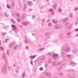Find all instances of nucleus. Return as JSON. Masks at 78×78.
<instances>
[{"label": "nucleus", "instance_id": "de8ad7c7", "mask_svg": "<svg viewBox=\"0 0 78 78\" xmlns=\"http://www.w3.org/2000/svg\"><path fill=\"white\" fill-rule=\"evenodd\" d=\"M0 48L1 49V50H2V51H3V48L2 47V46H0Z\"/></svg>", "mask_w": 78, "mask_h": 78}, {"label": "nucleus", "instance_id": "f03ea898", "mask_svg": "<svg viewBox=\"0 0 78 78\" xmlns=\"http://www.w3.org/2000/svg\"><path fill=\"white\" fill-rule=\"evenodd\" d=\"M15 45L16 43L15 42H13L10 44V45L9 46V48H12L13 47H14V49L16 50L18 47V45H16L14 46Z\"/></svg>", "mask_w": 78, "mask_h": 78}, {"label": "nucleus", "instance_id": "8fccbe9b", "mask_svg": "<svg viewBox=\"0 0 78 78\" xmlns=\"http://www.w3.org/2000/svg\"><path fill=\"white\" fill-rule=\"evenodd\" d=\"M74 11H78V8H76L74 9Z\"/></svg>", "mask_w": 78, "mask_h": 78}, {"label": "nucleus", "instance_id": "f8f14e48", "mask_svg": "<svg viewBox=\"0 0 78 78\" xmlns=\"http://www.w3.org/2000/svg\"><path fill=\"white\" fill-rule=\"evenodd\" d=\"M2 72L4 73H6V68L5 67H4L2 69Z\"/></svg>", "mask_w": 78, "mask_h": 78}, {"label": "nucleus", "instance_id": "c85d7f7f", "mask_svg": "<svg viewBox=\"0 0 78 78\" xmlns=\"http://www.w3.org/2000/svg\"><path fill=\"white\" fill-rule=\"evenodd\" d=\"M48 27H51L52 25V23H48Z\"/></svg>", "mask_w": 78, "mask_h": 78}, {"label": "nucleus", "instance_id": "39448f33", "mask_svg": "<svg viewBox=\"0 0 78 78\" xmlns=\"http://www.w3.org/2000/svg\"><path fill=\"white\" fill-rule=\"evenodd\" d=\"M64 25L67 28H69V27L71 26V24L69 23V22L65 23Z\"/></svg>", "mask_w": 78, "mask_h": 78}, {"label": "nucleus", "instance_id": "f3484780", "mask_svg": "<svg viewBox=\"0 0 78 78\" xmlns=\"http://www.w3.org/2000/svg\"><path fill=\"white\" fill-rule=\"evenodd\" d=\"M5 57H6L5 54H3L2 55V58L3 60H5Z\"/></svg>", "mask_w": 78, "mask_h": 78}, {"label": "nucleus", "instance_id": "412c9836", "mask_svg": "<svg viewBox=\"0 0 78 78\" xmlns=\"http://www.w3.org/2000/svg\"><path fill=\"white\" fill-rule=\"evenodd\" d=\"M37 56V55H35V56H31L30 57V58L31 59H34V58H35V57Z\"/></svg>", "mask_w": 78, "mask_h": 78}, {"label": "nucleus", "instance_id": "f257e3e1", "mask_svg": "<svg viewBox=\"0 0 78 78\" xmlns=\"http://www.w3.org/2000/svg\"><path fill=\"white\" fill-rule=\"evenodd\" d=\"M71 50V48L70 47V45L68 44H66L65 45V47L63 48V51L65 52L68 53Z\"/></svg>", "mask_w": 78, "mask_h": 78}, {"label": "nucleus", "instance_id": "e2e57ef3", "mask_svg": "<svg viewBox=\"0 0 78 78\" xmlns=\"http://www.w3.org/2000/svg\"><path fill=\"white\" fill-rule=\"evenodd\" d=\"M40 70L41 71H42V70H43V68H42V67H41L40 68Z\"/></svg>", "mask_w": 78, "mask_h": 78}, {"label": "nucleus", "instance_id": "0e129e2a", "mask_svg": "<svg viewBox=\"0 0 78 78\" xmlns=\"http://www.w3.org/2000/svg\"><path fill=\"white\" fill-rule=\"evenodd\" d=\"M0 15L1 16H3V14L2 13H0Z\"/></svg>", "mask_w": 78, "mask_h": 78}, {"label": "nucleus", "instance_id": "0eeeda50", "mask_svg": "<svg viewBox=\"0 0 78 78\" xmlns=\"http://www.w3.org/2000/svg\"><path fill=\"white\" fill-rule=\"evenodd\" d=\"M58 65H59L61 66H63L66 64V62H59L58 63Z\"/></svg>", "mask_w": 78, "mask_h": 78}, {"label": "nucleus", "instance_id": "bf43d9fd", "mask_svg": "<svg viewBox=\"0 0 78 78\" xmlns=\"http://www.w3.org/2000/svg\"><path fill=\"white\" fill-rule=\"evenodd\" d=\"M17 20L18 22H21V20H19V19H17Z\"/></svg>", "mask_w": 78, "mask_h": 78}, {"label": "nucleus", "instance_id": "c9c22d12", "mask_svg": "<svg viewBox=\"0 0 78 78\" xmlns=\"http://www.w3.org/2000/svg\"><path fill=\"white\" fill-rule=\"evenodd\" d=\"M14 1L13 2H12V6H15V4H14Z\"/></svg>", "mask_w": 78, "mask_h": 78}, {"label": "nucleus", "instance_id": "864d4df0", "mask_svg": "<svg viewBox=\"0 0 78 78\" xmlns=\"http://www.w3.org/2000/svg\"><path fill=\"white\" fill-rule=\"evenodd\" d=\"M11 20L13 23H16V22H15V21H14V20H13L12 19H11Z\"/></svg>", "mask_w": 78, "mask_h": 78}, {"label": "nucleus", "instance_id": "680f3d73", "mask_svg": "<svg viewBox=\"0 0 78 78\" xmlns=\"http://www.w3.org/2000/svg\"><path fill=\"white\" fill-rule=\"evenodd\" d=\"M44 22H42L41 23V25L43 26L44 25Z\"/></svg>", "mask_w": 78, "mask_h": 78}, {"label": "nucleus", "instance_id": "5701e85b", "mask_svg": "<svg viewBox=\"0 0 78 78\" xmlns=\"http://www.w3.org/2000/svg\"><path fill=\"white\" fill-rule=\"evenodd\" d=\"M49 58L50 59H52V58H53V55H51V54L49 56Z\"/></svg>", "mask_w": 78, "mask_h": 78}, {"label": "nucleus", "instance_id": "ea45409f", "mask_svg": "<svg viewBox=\"0 0 78 78\" xmlns=\"http://www.w3.org/2000/svg\"><path fill=\"white\" fill-rule=\"evenodd\" d=\"M42 58H41V59H42V60H45V56H42Z\"/></svg>", "mask_w": 78, "mask_h": 78}, {"label": "nucleus", "instance_id": "4be33fe9", "mask_svg": "<svg viewBox=\"0 0 78 78\" xmlns=\"http://www.w3.org/2000/svg\"><path fill=\"white\" fill-rule=\"evenodd\" d=\"M71 75L72 74L70 73H68L66 74V75L67 76H68V77H70V78Z\"/></svg>", "mask_w": 78, "mask_h": 78}, {"label": "nucleus", "instance_id": "4c0bfd02", "mask_svg": "<svg viewBox=\"0 0 78 78\" xmlns=\"http://www.w3.org/2000/svg\"><path fill=\"white\" fill-rule=\"evenodd\" d=\"M51 55V53L50 52H48L46 54L47 56H49Z\"/></svg>", "mask_w": 78, "mask_h": 78}, {"label": "nucleus", "instance_id": "20e7f679", "mask_svg": "<svg viewBox=\"0 0 78 78\" xmlns=\"http://www.w3.org/2000/svg\"><path fill=\"white\" fill-rule=\"evenodd\" d=\"M11 26L12 27V30L14 31V32H15V33H16V32H17V30H16V27L14 25H11Z\"/></svg>", "mask_w": 78, "mask_h": 78}, {"label": "nucleus", "instance_id": "13d9d810", "mask_svg": "<svg viewBox=\"0 0 78 78\" xmlns=\"http://www.w3.org/2000/svg\"><path fill=\"white\" fill-rule=\"evenodd\" d=\"M35 18V16H33L32 18V19H34Z\"/></svg>", "mask_w": 78, "mask_h": 78}, {"label": "nucleus", "instance_id": "393cba45", "mask_svg": "<svg viewBox=\"0 0 78 78\" xmlns=\"http://www.w3.org/2000/svg\"><path fill=\"white\" fill-rule=\"evenodd\" d=\"M61 55L62 56L63 59H65V58L64 57V55H65V53H62L61 54Z\"/></svg>", "mask_w": 78, "mask_h": 78}, {"label": "nucleus", "instance_id": "473e14b6", "mask_svg": "<svg viewBox=\"0 0 78 78\" xmlns=\"http://www.w3.org/2000/svg\"><path fill=\"white\" fill-rule=\"evenodd\" d=\"M50 34V32H47L45 34V36H48Z\"/></svg>", "mask_w": 78, "mask_h": 78}, {"label": "nucleus", "instance_id": "7c9ffc66", "mask_svg": "<svg viewBox=\"0 0 78 78\" xmlns=\"http://www.w3.org/2000/svg\"><path fill=\"white\" fill-rule=\"evenodd\" d=\"M24 8V9H26L27 7V4L26 3H24L23 5Z\"/></svg>", "mask_w": 78, "mask_h": 78}, {"label": "nucleus", "instance_id": "79ce46f5", "mask_svg": "<svg viewBox=\"0 0 78 78\" xmlns=\"http://www.w3.org/2000/svg\"><path fill=\"white\" fill-rule=\"evenodd\" d=\"M62 68H61V67H59L58 68V70H62Z\"/></svg>", "mask_w": 78, "mask_h": 78}, {"label": "nucleus", "instance_id": "a19ab883", "mask_svg": "<svg viewBox=\"0 0 78 78\" xmlns=\"http://www.w3.org/2000/svg\"><path fill=\"white\" fill-rule=\"evenodd\" d=\"M7 41H9V39H6V40H4V42L5 43H7Z\"/></svg>", "mask_w": 78, "mask_h": 78}, {"label": "nucleus", "instance_id": "1a4fd4ad", "mask_svg": "<svg viewBox=\"0 0 78 78\" xmlns=\"http://www.w3.org/2000/svg\"><path fill=\"white\" fill-rule=\"evenodd\" d=\"M78 49H74L72 51V52L73 53H78Z\"/></svg>", "mask_w": 78, "mask_h": 78}, {"label": "nucleus", "instance_id": "6e6552de", "mask_svg": "<svg viewBox=\"0 0 78 78\" xmlns=\"http://www.w3.org/2000/svg\"><path fill=\"white\" fill-rule=\"evenodd\" d=\"M71 34V32H68L66 34V35H67V37L68 38H70L72 37V35L70 34Z\"/></svg>", "mask_w": 78, "mask_h": 78}, {"label": "nucleus", "instance_id": "603ef678", "mask_svg": "<svg viewBox=\"0 0 78 78\" xmlns=\"http://www.w3.org/2000/svg\"><path fill=\"white\" fill-rule=\"evenodd\" d=\"M49 12H53V9H50L49 10Z\"/></svg>", "mask_w": 78, "mask_h": 78}, {"label": "nucleus", "instance_id": "49530a36", "mask_svg": "<svg viewBox=\"0 0 78 78\" xmlns=\"http://www.w3.org/2000/svg\"><path fill=\"white\" fill-rule=\"evenodd\" d=\"M48 66V64L47 63H45V64L44 65L45 67H47V66Z\"/></svg>", "mask_w": 78, "mask_h": 78}, {"label": "nucleus", "instance_id": "69168bd1", "mask_svg": "<svg viewBox=\"0 0 78 78\" xmlns=\"http://www.w3.org/2000/svg\"><path fill=\"white\" fill-rule=\"evenodd\" d=\"M26 48L27 50H28V46H27L26 47Z\"/></svg>", "mask_w": 78, "mask_h": 78}, {"label": "nucleus", "instance_id": "6e6d98bb", "mask_svg": "<svg viewBox=\"0 0 78 78\" xmlns=\"http://www.w3.org/2000/svg\"><path fill=\"white\" fill-rule=\"evenodd\" d=\"M45 19H43L42 20V22H45Z\"/></svg>", "mask_w": 78, "mask_h": 78}, {"label": "nucleus", "instance_id": "9d476101", "mask_svg": "<svg viewBox=\"0 0 78 78\" xmlns=\"http://www.w3.org/2000/svg\"><path fill=\"white\" fill-rule=\"evenodd\" d=\"M44 75L46 76H51V74L50 73H44Z\"/></svg>", "mask_w": 78, "mask_h": 78}, {"label": "nucleus", "instance_id": "4d7b16f0", "mask_svg": "<svg viewBox=\"0 0 78 78\" xmlns=\"http://www.w3.org/2000/svg\"><path fill=\"white\" fill-rule=\"evenodd\" d=\"M7 7L9 9H10V6L9 5H7Z\"/></svg>", "mask_w": 78, "mask_h": 78}, {"label": "nucleus", "instance_id": "37998d69", "mask_svg": "<svg viewBox=\"0 0 78 78\" xmlns=\"http://www.w3.org/2000/svg\"><path fill=\"white\" fill-rule=\"evenodd\" d=\"M72 69H68L67 70V71L69 72H72Z\"/></svg>", "mask_w": 78, "mask_h": 78}, {"label": "nucleus", "instance_id": "5fc2aeb1", "mask_svg": "<svg viewBox=\"0 0 78 78\" xmlns=\"http://www.w3.org/2000/svg\"><path fill=\"white\" fill-rule=\"evenodd\" d=\"M71 72H73V73H75V70L72 69V70H71Z\"/></svg>", "mask_w": 78, "mask_h": 78}, {"label": "nucleus", "instance_id": "2eb2a0df", "mask_svg": "<svg viewBox=\"0 0 78 78\" xmlns=\"http://www.w3.org/2000/svg\"><path fill=\"white\" fill-rule=\"evenodd\" d=\"M69 19V18L68 17L65 18L63 20V22H67Z\"/></svg>", "mask_w": 78, "mask_h": 78}, {"label": "nucleus", "instance_id": "a878e982", "mask_svg": "<svg viewBox=\"0 0 78 78\" xmlns=\"http://www.w3.org/2000/svg\"><path fill=\"white\" fill-rule=\"evenodd\" d=\"M6 53L7 56L9 55H10V53H9V50H7V51Z\"/></svg>", "mask_w": 78, "mask_h": 78}, {"label": "nucleus", "instance_id": "ddd939ff", "mask_svg": "<svg viewBox=\"0 0 78 78\" xmlns=\"http://www.w3.org/2000/svg\"><path fill=\"white\" fill-rule=\"evenodd\" d=\"M70 64L71 66H75L76 64V63H75V62L72 61H71L70 62Z\"/></svg>", "mask_w": 78, "mask_h": 78}, {"label": "nucleus", "instance_id": "e433bc0d", "mask_svg": "<svg viewBox=\"0 0 78 78\" xmlns=\"http://www.w3.org/2000/svg\"><path fill=\"white\" fill-rule=\"evenodd\" d=\"M58 11L59 12H61L62 11V9H58Z\"/></svg>", "mask_w": 78, "mask_h": 78}, {"label": "nucleus", "instance_id": "aec40b11", "mask_svg": "<svg viewBox=\"0 0 78 78\" xmlns=\"http://www.w3.org/2000/svg\"><path fill=\"white\" fill-rule=\"evenodd\" d=\"M26 17V16L25 15L23 14L22 16H21V19H24Z\"/></svg>", "mask_w": 78, "mask_h": 78}, {"label": "nucleus", "instance_id": "3c124183", "mask_svg": "<svg viewBox=\"0 0 78 78\" xmlns=\"http://www.w3.org/2000/svg\"><path fill=\"white\" fill-rule=\"evenodd\" d=\"M6 33L5 32H4L2 33V36H5V35H6Z\"/></svg>", "mask_w": 78, "mask_h": 78}, {"label": "nucleus", "instance_id": "a18cd8bd", "mask_svg": "<svg viewBox=\"0 0 78 78\" xmlns=\"http://www.w3.org/2000/svg\"><path fill=\"white\" fill-rule=\"evenodd\" d=\"M48 63H49V64H50V63H51V60H48Z\"/></svg>", "mask_w": 78, "mask_h": 78}, {"label": "nucleus", "instance_id": "2f4dec72", "mask_svg": "<svg viewBox=\"0 0 78 78\" xmlns=\"http://www.w3.org/2000/svg\"><path fill=\"white\" fill-rule=\"evenodd\" d=\"M59 37L60 38H61L63 37V34H60L59 35Z\"/></svg>", "mask_w": 78, "mask_h": 78}, {"label": "nucleus", "instance_id": "58836bf2", "mask_svg": "<svg viewBox=\"0 0 78 78\" xmlns=\"http://www.w3.org/2000/svg\"><path fill=\"white\" fill-rule=\"evenodd\" d=\"M25 72H24V73L22 74L23 78H24L25 77Z\"/></svg>", "mask_w": 78, "mask_h": 78}, {"label": "nucleus", "instance_id": "cd10ccee", "mask_svg": "<svg viewBox=\"0 0 78 78\" xmlns=\"http://www.w3.org/2000/svg\"><path fill=\"white\" fill-rule=\"evenodd\" d=\"M75 75L71 74L70 78H75Z\"/></svg>", "mask_w": 78, "mask_h": 78}, {"label": "nucleus", "instance_id": "b1692460", "mask_svg": "<svg viewBox=\"0 0 78 78\" xmlns=\"http://www.w3.org/2000/svg\"><path fill=\"white\" fill-rule=\"evenodd\" d=\"M44 48H40L39 49L38 51L39 52L42 51L43 50H44Z\"/></svg>", "mask_w": 78, "mask_h": 78}, {"label": "nucleus", "instance_id": "09e8293b", "mask_svg": "<svg viewBox=\"0 0 78 78\" xmlns=\"http://www.w3.org/2000/svg\"><path fill=\"white\" fill-rule=\"evenodd\" d=\"M59 75H60V76H63V74L62 73H59Z\"/></svg>", "mask_w": 78, "mask_h": 78}, {"label": "nucleus", "instance_id": "9b49d317", "mask_svg": "<svg viewBox=\"0 0 78 78\" xmlns=\"http://www.w3.org/2000/svg\"><path fill=\"white\" fill-rule=\"evenodd\" d=\"M54 28L55 29H59L61 28V26L58 25H55L54 26Z\"/></svg>", "mask_w": 78, "mask_h": 78}, {"label": "nucleus", "instance_id": "338daca9", "mask_svg": "<svg viewBox=\"0 0 78 78\" xmlns=\"http://www.w3.org/2000/svg\"><path fill=\"white\" fill-rule=\"evenodd\" d=\"M29 11H32V9H29Z\"/></svg>", "mask_w": 78, "mask_h": 78}, {"label": "nucleus", "instance_id": "052dcab7", "mask_svg": "<svg viewBox=\"0 0 78 78\" xmlns=\"http://www.w3.org/2000/svg\"><path fill=\"white\" fill-rule=\"evenodd\" d=\"M12 66L13 67H16V65L15 64H13Z\"/></svg>", "mask_w": 78, "mask_h": 78}, {"label": "nucleus", "instance_id": "bb28decb", "mask_svg": "<svg viewBox=\"0 0 78 78\" xmlns=\"http://www.w3.org/2000/svg\"><path fill=\"white\" fill-rule=\"evenodd\" d=\"M53 7L54 9H55L57 7V4H55L53 5Z\"/></svg>", "mask_w": 78, "mask_h": 78}, {"label": "nucleus", "instance_id": "c756f323", "mask_svg": "<svg viewBox=\"0 0 78 78\" xmlns=\"http://www.w3.org/2000/svg\"><path fill=\"white\" fill-rule=\"evenodd\" d=\"M4 16L5 17H8V16H9V14H7L6 12H5L4 13Z\"/></svg>", "mask_w": 78, "mask_h": 78}, {"label": "nucleus", "instance_id": "7ed1b4c3", "mask_svg": "<svg viewBox=\"0 0 78 78\" xmlns=\"http://www.w3.org/2000/svg\"><path fill=\"white\" fill-rule=\"evenodd\" d=\"M30 39L27 37H25V39L24 40V42L25 44H28V42H30Z\"/></svg>", "mask_w": 78, "mask_h": 78}, {"label": "nucleus", "instance_id": "dca6fc26", "mask_svg": "<svg viewBox=\"0 0 78 78\" xmlns=\"http://www.w3.org/2000/svg\"><path fill=\"white\" fill-rule=\"evenodd\" d=\"M66 57H67L68 59H72L73 58V57L72 56L70 55H67L66 56Z\"/></svg>", "mask_w": 78, "mask_h": 78}, {"label": "nucleus", "instance_id": "72a5a7b5", "mask_svg": "<svg viewBox=\"0 0 78 78\" xmlns=\"http://www.w3.org/2000/svg\"><path fill=\"white\" fill-rule=\"evenodd\" d=\"M52 65L53 66H55L56 64V62H54L52 63Z\"/></svg>", "mask_w": 78, "mask_h": 78}, {"label": "nucleus", "instance_id": "6ab92c4d", "mask_svg": "<svg viewBox=\"0 0 78 78\" xmlns=\"http://www.w3.org/2000/svg\"><path fill=\"white\" fill-rule=\"evenodd\" d=\"M27 3L28 5H29V6H31L32 5H33V3L31 2H27Z\"/></svg>", "mask_w": 78, "mask_h": 78}, {"label": "nucleus", "instance_id": "774afa93", "mask_svg": "<svg viewBox=\"0 0 78 78\" xmlns=\"http://www.w3.org/2000/svg\"><path fill=\"white\" fill-rule=\"evenodd\" d=\"M74 31H78V29H75L74 30Z\"/></svg>", "mask_w": 78, "mask_h": 78}, {"label": "nucleus", "instance_id": "4468645a", "mask_svg": "<svg viewBox=\"0 0 78 78\" xmlns=\"http://www.w3.org/2000/svg\"><path fill=\"white\" fill-rule=\"evenodd\" d=\"M14 14L17 16V17H20V15L19 13L15 11L14 12Z\"/></svg>", "mask_w": 78, "mask_h": 78}, {"label": "nucleus", "instance_id": "c03bdc74", "mask_svg": "<svg viewBox=\"0 0 78 78\" xmlns=\"http://www.w3.org/2000/svg\"><path fill=\"white\" fill-rule=\"evenodd\" d=\"M52 22L54 23H57V22L55 21V20H52Z\"/></svg>", "mask_w": 78, "mask_h": 78}, {"label": "nucleus", "instance_id": "a211bd4d", "mask_svg": "<svg viewBox=\"0 0 78 78\" xmlns=\"http://www.w3.org/2000/svg\"><path fill=\"white\" fill-rule=\"evenodd\" d=\"M28 22H24L22 23V24L24 26H26V25H28Z\"/></svg>", "mask_w": 78, "mask_h": 78}, {"label": "nucleus", "instance_id": "423d86ee", "mask_svg": "<svg viewBox=\"0 0 78 78\" xmlns=\"http://www.w3.org/2000/svg\"><path fill=\"white\" fill-rule=\"evenodd\" d=\"M53 58L55 60H57L58 58V55L56 54H53Z\"/></svg>", "mask_w": 78, "mask_h": 78}, {"label": "nucleus", "instance_id": "f704fd0d", "mask_svg": "<svg viewBox=\"0 0 78 78\" xmlns=\"http://www.w3.org/2000/svg\"><path fill=\"white\" fill-rule=\"evenodd\" d=\"M73 13H71L70 14L69 16L71 17V18H73Z\"/></svg>", "mask_w": 78, "mask_h": 78}]
</instances>
